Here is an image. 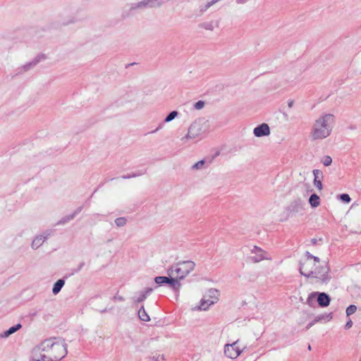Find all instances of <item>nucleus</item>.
Here are the masks:
<instances>
[{"mask_svg": "<svg viewBox=\"0 0 361 361\" xmlns=\"http://www.w3.org/2000/svg\"><path fill=\"white\" fill-rule=\"evenodd\" d=\"M65 284V281L63 279H59L54 284L52 288V293L54 295H57Z\"/></svg>", "mask_w": 361, "mask_h": 361, "instance_id": "412c9836", "label": "nucleus"}, {"mask_svg": "<svg viewBox=\"0 0 361 361\" xmlns=\"http://www.w3.org/2000/svg\"><path fill=\"white\" fill-rule=\"evenodd\" d=\"M195 263L192 261H183L171 267L168 270L169 276H174L178 279H183L194 270Z\"/></svg>", "mask_w": 361, "mask_h": 361, "instance_id": "7ed1b4c3", "label": "nucleus"}, {"mask_svg": "<svg viewBox=\"0 0 361 361\" xmlns=\"http://www.w3.org/2000/svg\"><path fill=\"white\" fill-rule=\"evenodd\" d=\"M324 319V315H320V316H318L313 322H310L307 326V329H310L311 326H312L316 322H319L320 320Z\"/></svg>", "mask_w": 361, "mask_h": 361, "instance_id": "2f4dec72", "label": "nucleus"}, {"mask_svg": "<svg viewBox=\"0 0 361 361\" xmlns=\"http://www.w3.org/2000/svg\"><path fill=\"white\" fill-rule=\"evenodd\" d=\"M210 163V161H206L205 159L200 160L192 166V169L195 171L202 170L207 168Z\"/></svg>", "mask_w": 361, "mask_h": 361, "instance_id": "6ab92c4d", "label": "nucleus"}, {"mask_svg": "<svg viewBox=\"0 0 361 361\" xmlns=\"http://www.w3.org/2000/svg\"><path fill=\"white\" fill-rule=\"evenodd\" d=\"M178 113L176 111H173L165 118L164 122L169 123L171 121H173L177 116Z\"/></svg>", "mask_w": 361, "mask_h": 361, "instance_id": "cd10ccee", "label": "nucleus"}, {"mask_svg": "<svg viewBox=\"0 0 361 361\" xmlns=\"http://www.w3.org/2000/svg\"><path fill=\"white\" fill-rule=\"evenodd\" d=\"M46 59L45 56L44 54H40L37 56L32 61L25 64L22 66V71H27L30 68L35 67L38 63L40 61L44 60Z\"/></svg>", "mask_w": 361, "mask_h": 361, "instance_id": "4468645a", "label": "nucleus"}, {"mask_svg": "<svg viewBox=\"0 0 361 361\" xmlns=\"http://www.w3.org/2000/svg\"><path fill=\"white\" fill-rule=\"evenodd\" d=\"M308 349H309V350H311V346H310V345H309V346H308Z\"/></svg>", "mask_w": 361, "mask_h": 361, "instance_id": "de8ad7c7", "label": "nucleus"}, {"mask_svg": "<svg viewBox=\"0 0 361 361\" xmlns=\"http://www.w3.org/2000/svg\"><path fill=\"white\" fill-rule=\"evenodd\" d=\"M340 198L342 201H343L346 203H349L350 202V197L348 194H342L340 196Z\"/></svg>", "mask_w": 361, "mask_h": 361, "instance_id": "f704fd0d", "label": "nucleus"}, {"mask_svg": "<svg viewBox=\"0 0 361 361\" xmlns=\"http://www.w3.org/2000/svg\"><path fill=\"white\" fill-rule=\"evenodd\" d=\"M352 326H353V322L350 319H349L348 321L345 324V329H349L352 327Z\"/></svg>", "mask_w": 361, "mask_h": 361, "instance_id": "58836bf2", "label": "nucleus"}, {"mask_svg": "<svg viewBox=\"0 0 361 361\" xmlns=\"http://www.w3.org/2000/svg\"><path fill=\"white\" fill-rule=\"evenodd\" d=\"M22 327L20 324H17L16 325L10 327L8 330L4 331L0 334L1 338H7L11 334H14L16 331L19 330Z\"/></svg>", "mask_w": 361, "mask_h": 361, "instance_id": "aec40b11", "label": "nucleus"}, {"mask_svg": "<svg viewBox=\"0 0 361 361\" xmlns=\"http://www.w3.org/2000/svg\"><path fill=\"white\" fill-rule=\"evenodd\" d=\"M83 209L82 206L79 207L73 213L63 217L58 223V224H65L73 219L75 216L78 214Z\"/></svg>", "mask_w": 361, "mask_h": 361, "instance_id": "a211bd4d", "label": "nucleus"}, {"mask_svg": "<svg viewBox=\"0 0 361 361\" xmlns=\"http://www.w3.org/2000/svg\"><path fill=\"white\" fill-rule=\"evenodd\" d=\"M307 259H310L314 262L315 264L320 263V259L319 257L313 256L312 254H310L309 252H306Z\"/></svg>", "mask_w": 361, "mask_h": 361, "instance_id": "c756f323", "label": "nucleus"}, {"mask_svg": "<svg viewBox=\"0 0 361 361\" xmlns=\"http://www.w3.org/2000/svg\"><path fill=\"white\" fill-rule=\"evenodd\" d=\"M248 0H236V3L238 4H245Z\"/></svg>", "mask_w": 361, "mask_h": 361, "instance_id": "79ce46f5", "label": "nucleus"}, {"mask_svg": "<svg viewBox=\"0 0 361 361\" xmlns=\"http://www.w3.org/2000/svg\"><path fill=\"white\" fill-rule=\"evenodd\" d=\"M239 340H237L232 343H227L224 345L225 355L232 360L236 359L245 349V347L241 348L239 345Z\"/></svg>", "mask_w": 361, "mask_h": 361, "instance_id": "0eeeda50", "label": "nucleus"}, {"mask_svg": "<svg viewBox=\"0 0 361 361\" xmlns=\"http://www.w3.org/2000/svg\"><path fill=\"white\" fill-rule=\"evenodd\" d=\"M154 281L158 285H162L164 283H168L169 281V277L166 276H157L154 278Z\"/></svg>", "mask_w": 361, "mask_h": 361, "instance_id": "a878e982", "label": "nucleus"}, {"mask_svg": "<svg viewBox=\"0 0 361 361\" xmlns=\"http://www.w3.org/2000/svg\"><path fill=\"white\" fill-rule=\"evenodd\" d=\"M219 293L216 289H209L207 294L203 297L198 307L199 310H207L209 307L217 302L219 298Z\"/></svg>", "mask_w": 361, "mask_h": 361, "instance_id": "423d86ee", "label": "nucleus"}, {"mask_svg": "<svg viewBox=\"0 0 361 361\" xmlns=\"http://www.w3.org/2000/svg\"><path fill=\"white\" fill-rule=\"evenodd\" d=\"M161 0H143L142 1L131 5L130 9H143L145 8H154L161 6L162 4Z\"/></svg>", "mask_w": 361, "mask_h": 361, "instance_id": "9d476101", "label": "nucleus"}, {"mask_svg": "<svg viewBox=\"0 0 361 361\" xmlns=\"http://www.w3.org/2000/svg\"><path fill=\"white\" fill-rule=\"evenodd\" d=\"M252 254L254 255L251 257L252 261L254 262H259L264 259H271V257L268 256L267 252L261 249L257 246H254V247L251 250Z\"/></svg>", "mask_w": 361, "mask_h": 361, "instance_id": "9b49d317", "label": "nucleus"}, {"mask_svg": "<svg viewBox=\"0 0 361 361\" xmlns=\"http://www.w3.org/2000/svg\"><path fill=\"white\" fill-rule=\"evenodd\" d=\"M153 291V288H145L143 291H142L147 297V295H149V294H151V293Z\"/></svg>", "mask_w": 361, "mask_h": 361, "instance_id": "4c0bfd02", "label": "nucleus"}, {"mask_svg": "<svg viewBox=\"0 0 361 361\" xmlns=\"http://www.w3.org/2000/svg\"><path fill=\"white\" fill-rule=\"evenodd\" d=\"M253 133L257 137L268 136L271 133L270 128L268 124L262 123L254 128Z\"/></svg>", "mask_w": 361, "mask_h": 361, "instance_id": "ddd939ff", "label": "nucleus"}, {"mask_svg": "<svg viewBox=\"0 0 361 361\" xmlns=\"http://www.w3.org/2000/svg\"><path fill=\"white\" fill-rule=\"evenodd\" d=\"M85 265V263L84 262H81L78 267V271H80L82 269V268L84 267Z\"/></svg>", "mask_w": 361, "mask_h": 361, "instance_id": "37998d69", "label": "nucleus"}, {"mask_svg": "<svg viewBox=\"0 0 361 361\" xmlns=\"http://www.w3.org/2000/svg\"><path fill=\"white\" fill-rule=\"evenodd\" d=\"M138 317L139 318L144 322H148L150 320L149 316L146 312L144 307H141L138 311Z\"/></svg>", "mask_w": 361, "mask_h": 361, "instance_id": "5701e85b", "label": "nucleus"}, {"mask_svg": "<svg viewBox=\"0 0 361 361\" xmlns=\"http://www.w3.org/2000/svg\"><path fill=\"white\" fill-rule=\"evenodd\" d=\"M205 134L203 128V123L201 120L195 121L188 128V133L183 137L180 140L184 143H187L189 140H202Z\"/></svg>", "mask_w": 361, "mask_h": 361, "instance_id": "20e7f679", "label": "nucleus"}, {"mask_svg": "<svg viewBox=\"0 0 361 361\" xmlns=\"http://www.w3.org/2000/svg\"><path fill=\"white\" fill-rule=\"evenodd\" d=\"M305 203L304 202L300 199L293 200L286 207V210L288 212L289 215H295L296 214L300 213L304 210Z\"/></svg>", "mask_w": 361, "mask_h": 361, "instance_id": "1a4fd4ad", "label": "nucleus"}, {"mask_svg": "<svg viewBox=\"0 0 361 361\" xmlns=\"http://www.w3.org/2000/svg\"><path fill=\"white\" fill-rule=\"evenodd\" d=\"M318 292L311 293L307 299V304L310 306H313L314 305V301L316 296H317Z\"/></svg>", "mask_w": 361, "mask_h": 361, "instance_id": "393cba45", "label": "nucleus"}, {"mask_svg": "<svg viewBox=\"0 0 361 361\" xmlns=\"http://www.w3.org/2000/svg\"><path fill=\"white\" fill-rule=\"evenodd\" d=\"M336 122L332 114H322L315 121L312 127L310 137L313 140H323L329 137Z\"/></svg>", "mask_w": 361, "mask_h": 361, "instance_id": "f257e3e1", "label": "nucleus"}, {"mask_svg": "<svg viewBox=\"0 0 361 361\" xmlns=\"http://www.w3.org/2000/svg\"><path fill=\"white\" fill-rule=\"evenodd\" d=\"M359 361H361V358L360 359V360H359Z\"/></svg>", "mask_w": 361, "mask_h": 361, "instance_id": "09e8293b", "label": "nucleus"}, {"mask_svg": "<svg viewBox=\"0 0 361 361\" xmlns=\"http://www.w3.org/2000/svg\"><path fill=\"white\" fill-rule=\"evenodd\" d=\"M45 351L43 350L42 342L37 346L35 347L31 352V360L32 361H48L44 357Z\"/></svg>", "mask_w": 361, "mask_h": 361, "instance_id": "f8f14e48", "label": "nucleus"}, {"mask_svg": "<svg viewBox=\"0 0 361 361\" xmlns=\"http://www.w3.org/2000/svg\"><path fill=\"white\" fill-rule=\"evenodd\" d=\"M209 8V7L208 6V5L207 4H202L200 6L199 8V10H200V13L201 14H202L203 13H204L206 11H207L208 9Z\"/></svg>", "mask_w": 361, "mask_h": 361, "instance_id": "e433bc0d", "label": "nucleus"}, {"mask_svg": "<svg viewBox=\"0 0 361 361\" xmlns=\"http://www.w3.org/2000/svg\"><path fill=\"white\" fill-rule=\"evenodd\" d=\"M314 174V186L318 188V190H322V179L323 178V173L319 169H314L313 171Z\"/></svg>", "mask_w": 361, "mask_h": 361, "instance_id": "dca6fc26", "label": "nucleus"}, {"mask_svg": "<svg viewBox=\"0 0 361 361\" xmlns=\"http://www.w3.org/2000/svg\"><path fill=\"white\" fill-rule=\"evenodd\" d=\"M177 279H178L175 278L174 276H170L169 281L168 282L171 287L176 290H178L180 287V283Z\"/></svg>", "mask_w": 361, "mask_h": 361, "instance_id": "b1692460", "label": "nucleus"}, {"mask_svg": "<svg viewBox=\"0 0 361 361\" xmlns=\"http://www.w3.org/2000/svg\"><path fill=\"white\" fill-rule=\"evenodd\" d=\"M204 102L202 101H198L194 104V107L196 109H201L204 107Z\"/></svg>", "mask_w": 361, "mask_h": 361, "instance_id": "c9c22d12", "label": "nucleus"}, {"mask_svg": "<svg viewBox=\"0 0 361 361\" xmlns=\"http://www.w3.org/2000/svg\"><path fill=\"white\" fill-rule=\"evenodd\" d=\"M293 101L289 102H288V106H289V107H291V106H292V105H293Z\"/></svg>", "mask_w": 361, "mask_h": 361, "instance_id": "a18cd8bd", "label": "nucleus"}, {"mask_svg": "<svg viewBox=\"0 0 361 361\" xmlns=\"http://www.w3.org/2000/svg\"><path fill=\"white\" fill-rule=\"evenodd\" d=\"M43 350L48 361H59L67 354V345L61 338H50L42 341Z\"/></svg>", "mask_w": 361, "mask_h": 361, "instance_id": "f03ea898", "label": "nucleus"}, {"mask_svg": "<svg viewBox=\"0 0 361 361\" xmlns=\"http://www.w3.org/2000/svg\"><path fill=\"white\" fill-rule=\"evenodd\" d=\"M137 176V175L135 174V173H132V174H129V175H127V176H123L122 178H123V179L130 178L136 177Z\"/></svg>", "mask_w": 361, "mask_h": 361, "instance_id": "a19ab883", "label": "nucleus"}, {"mask_svg": "<svg viewBox=\"0 0 361 361\" xmlns=\"http://www.w3.org/2000/svg\"><path fill=\"white\" fill-rule=\"evenodd\" d=\"M357 310V307L354 305H350L348 306L346 309V315L348 317L350 316L351 314H354Z\"/></svg>", "mask_w": 361, "mask_h": 361, "instance_id": "c85d7f7f", "label": "nucleus"}, {"mask_svg": "<svg viewBox=\"0 0 361 361\" xmlns=\"http://www.w3.org/2000/svg\"><path fill=\"white\" fill-rule=\"evenodd\" d=\"M316 240L314 239L312 240V243H315Z\"/></svg>", "mask_w": 361, "mask_h": 361, "instance_id": "49530a36", "label": "nucleus"}, {"mask_svg": "<svg viewBox=\"0 0 361 361\" xmlns=\"http://www.w3.org/2000/svg\"><path fill=\"white\" fill-rule=\"evenodd\" d=\"M204 27L207 30H213V25L212 23H207L204 25Z\"/></svg>", "mask_w": 361, "mask_h": 361, "instance_id": "ea45409f", "label": "nucleus"}, {"mask_svg": "<svg viewBox=\"0 0 361 361\" xmlns=\"http://www.w3.org/2000/svg\"><path fill=\"white\" fill-rule=\"evenodd\" d=\"M317 300L320 307H327L330 304L331 298L325 293H318Z\"/></svg>", "mask_w": 361, "mask_h": 361, "instance_id": "2eb2a0df", "label": "nucleus"}, {"mask_svg": "<svg viewBox=\"0 0 361 361\" xmlns=\"http://www.w3.org/2000/svg\"><path fill=\"white\" fill-rule=\"evenodd\" d=\"M49 235V233H47V235H39L36 236V238L32 240V247L33 249H37L39 248L44 242L47 239L48 236Z\"/></svg>", "mask_w": 361, "mask_h": 361, "instance_id": "f3484780", "label": "nucleus"}, {"mask_svg": "<svg viewBox=\"0 0 361 361\" xmlns=\"http://www.w3.org/2000/svg\"><path fill=\"white\" fill-rule=\"evenodd\" d=\"M146 298L147 296L142 292H140L135 301L137 302H141L144 301Z\"/></svg>", "mask_w": 361, "mask_h": 361, "instance_id": "72a5a7b5", "label": "nucleus"}, {"mask_svg": "<svg viewBox=\"0 0 361 361\" xmlns=\"http://www.w3.org/2000/svg\"><path fill=\"white\" fill-rule=\"evenodd\" d=\"M115 224L118 227H123L127 224V219L126 217H118L115 219Z\"/></svg>", "mask_w": 361, "mask_h": 361, "instance_id": "bb28decb", "label": "nucleus"}, {"mask_svg": "<svg viewBox=\"0 0 361 361\" xmlns=\"http://www.w3.org/2000/svg\"><path fill=\"white\" fill-rule=\"evenodd\" d=\"M315 263L314 261L310 259H305L302 263H301L300 267V272L302 275L310 278L312 274H319L317 272H313V270L315 268Z\"/></svg>", "mask_w": 361, "mask_h": 361, "instance_id": "6e6552de", "label": "nucleus"}, {"mask_svg": "<svg viewBox=\"0 0 361 361\" xmlns=\"http://www.w3.org/2000/svg\"><path fill=\"white\" fill-rule=\"evenodd\" d=\"M309 202L312 207H317L319 205V197L316 194H312L309 199Z\"/></svg>", "mask_w": 361, "mask_h": 361, "instance_id": "4be33fe9", "label": "nucleus"}, {"mask_svg": "<svg viewBox=\"0 0 361 361\" xmlns=\"http://www.w3.org/2000/svg\"><path fill=\"white\" fill-rule=\"evenodd\" d=\"M151 359L152 361H164V355H155L151 357Z\"/></svg>", "mask_w": 361, "mask_h": 361, "instance_id": "473e14b6", "label": "nucleus"}, {"mask_svg": "<svg viewBox=\"0 0 361 361\" xmlns=\"http://www.w3.org/2000/svg\"><path fill=\"white\" fill-rule=\"evenodd\" d=\"M322 161L325 166H328L332 163V159L329 156H325L323 157Z\"/></svg>", "mask_w": 361, "mask_h": 361, "instance_id": "7c9ffc66", "label": "nucleus"}, {"mask_svg": "<svg viewBox=\"0 0 361 361\" xmlns=\"http://www.w3.org/2000/svg\"><path fill=\"white\" fill-rule=\"evenodd\" d=\"M326 317L328 319V320H330L332 319V313H329L326 315Z\"/></svg>", "mask_w": 361, "mask_h": 361, "instance_id": "c03bdc74", "label": "nucleus"}, {"mask_svg": "<svg viewBox=\"0 0 361 361\" xmlns=\"http://www.w3.org/2000/svg\"><path fill=\"white\" fill-rule=\"evenodd\" d=\"M314 271L317 272L319 274H312L310 278L315 279L317 282L326 283L331 279V276L329 274V267L325 262H323L322 264L319 265L316 264L315 268L313 270V272Z\"/></svg>", "mask_w": 361, "mask_h": 361, "instance_id": "39448f33", "label": "nucleus"}]
</instances>
